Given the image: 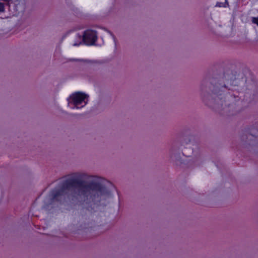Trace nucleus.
I'll use <instances>...</instances> for the list:
<instances>
[{"label": "nucleus", "instance_id": "obj_7", "mask_svg": "<svg viewBox=\"0 0 258 258\" xmlns=\"http://www.w3.org/2000/svg\"><path fill=\"white\" fill-rule=\"evenodd\" d=\"M5 12V6L4 4L0 2V14Z\"/></svg>", "mask_w": 258, "mask_h": 258}, {"label": "nucleus", "instance_id": "obj_2", "mask_svg": "<svg viewBox=\"0 0 258 258\" xmlns=\"http://www.w3.org/2000/svg\"><path fill=\"white\" fill-rule=\"evenodd\" d=\"M97 39L96 31L88 29L84 31L83 35V42L87 45H94Z\"/></svg>", "mask_w": 258, "mask_h": 258}, {"label": "nucleus", "instance_id": "obj_3", "mask_svg": "<svg viewBox=\"0 0 258 258\" xmlns=\"http://www.w3.org/2000/svg\"><path fill=\"white\" fill-rule=\"evenodd\" d=\"M88 96L84 93L78 92L72 94L70 98L71 99L72 103L75 106L78 108V106L84 102V105L87 104L85 100L87 98Z\"/></svg>", "mask_w": 258, "mask_h": 258}, {"label": "nucleus", "instance_id": "obj_9", "mask_svg": "<svg viewBox=\"0 0 258 258\" xmlns=\"http://www.w3.org/2000/svg\"><path fill=\"white\" fill-rule=\"evenodd\" d=\"M227 87L225 85H224L222 87V88H226Z\"/></svg>", "mask_w": 258, "mask_h": 258}, {"label": "nucleus", "instance_id": "obj_1", "mask_svg": "<svg viewBox=\"0 0 258 258\" xmlns=\"http://www.w3.org/2000/svg\"><path fill=\"white\" fill-rule=\"evenodd\" d=\"M92 192H96L97 197L99 196L110 195V191L100 182L91 181L87 184L86 181L81 179L69 178L63 181L58 188L51 190L50 194V200L51 202L61 203L67 197L72 200L81 198L85 201L90 196L89 199L94 202L96 196L91 195Z\"/></svg>", "mask_w": 258, "mask_h": 258}, {"label": "nucleus", "instance_id": "obj_6", "mask_svg": "<svg viewBox=\"0 0 258 258\" xmlns=\"http://www.w3.org/2000/svg\"><path fill=\"white\" fill-rule=\"evenodd\" d=\"M249 134L253 137H258V128H251L249 131Z\"/></svg>", "mask_w": 258, "mask_h": 258}, {"label": "nucleus", "instance_id": "obj_8", "mask_svg": "<svg viewBox=\"0 0 258 258\" xmlns=\"http://www.w3.org/2000/svg\"><path fill=\"white\" fill-rule=\"evenodd\" d=\"M251 21L253 24H256L258 26V17H252Z\"/></svg>", "mask_w": 258, "mask_h": 258}, {"label": "nucleus", "instance_id": "obj_4", "mask_svg": "<svg viewBox=\"0 0 258 258\" xmlns=\"http://www.w3.org/2000/svg\"><path fill=\"white\" fill-rule=\"evenodd\" d=\"M7 2L10 8L12 7L13 9L16 11L19 12L22 11L25 7L24 0H3Z\"/></svg>", "mask_w": 258, "mask_h": 258}, {"label": "nucleus", "instance_id": "obj_5", "mask_svg": "<svg viewBox=\"0 0 258 258\" xmlns=\"http://www.w3.org/2000/svg\"><path fill=\"white\" fill-rule=\"evenodd\" d=\"M215 7L219 8H227L229 7L228 2L227 0H225L224 2H217Z\"/></svg>", "mask_w": 258, "mask_h": 258}, {"label": "nucleus", "instance_id": "obj_10", "mask_svg": "<svg viewBox=\"0 0 258 258\" xmlns=\"http://www.w3.org/2000/svg\"><path fill=\"white\" fill-rule=\"evenodd\" d=\"M182 154H183V155H185V154H184V152H182Z\"/></svg>", "mask_w": 258, "mask_h": 258}]
</instances>
